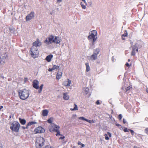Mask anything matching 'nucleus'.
<instances>
[{
  "instance_id": "f257e3e1",
  "label": "nucleus",
  "mask_w": 148,
  "mask_h": 148,
  "mask_svg": "<svg viewBox=\"0 0 148 148\" xmlns=\"http://www.w3.org/2000/svg\"><path fill=\"white\" fill-rule=\"evenodd\" d=\"M61 41L62 39L59 37L54 36L53 35H51L46 38L44 42L47 45L51 44L53 43L54 44H59Z\"/></svg>"
},
{
  "instance_id": "f03ea898",
  "label": "nucleus",
  "mask_w": 148,
  "mask_h": 148,
  "mask_svg": "<svg viewBox=\"0 0 148 148\" xmlns=\"http://www.w3.org/2000/svg\"><path fill=\"white\" fill-rule=\"evenodd\" d=\"M18 92L20 98L22 100L26 99L29 95V91L26 89L19 90Z\"/></svg>"
},
{
  "instance_id": "7ed1b4c3",
  "label": "nucleus",
  "mask_w": 148,
  "mask_h": 148,
  "mask_svg": "<svg viewBox=\"0 0 148 148\" xmlns=\"http://www.w3.org/2000/svg\"><path fill=\"white\" fill-rule=\"evenodd\" d=\"M20 126V124L18 122L14 121L11 124L10 129L12 131L17 132H18Z\"/></svg>"
},
{
  "instance_id": "20e7f679",
  "label": "nucleus",
  "mask_w": 148,
  "mask_h": 148,
  "mask_svg": "<svg viewBox=\"0 0 148 148\" xmlns=\"http://www.w3.org/2000/svg\"><path fill=\"white\" fill-rule=\"evenodd\" d=\"M45 140L41 137H37L36 142V146L37 148H41L43 145Z\"/></svg>"
},
{
  "instance_id": "39448f33",
  "label": "nucleus",
  "mask_w": 148,
  "mask_h": 148,
  "mask_svg": "<svg viewBox=\"0 0 148 148\" xmlns=\"http://www.w3.org/2000/svg\"><path fill=\"white\" fill-rule=\"evenodd\" d=\"M30 52L32 56L34 58H37L38 56L39 52L37 47H32Z\"/></svg>"
},
{
  "instance_id": "423d86ee",
  "label": "nucleus",
  "mask_w": 148,
  "mask_h": 148,
  "mask_svg": "<svg viewBox=\"0 0 148 148\" xmlns=\"http://www.w3.org/2000/svg\"><path fill=\"white\" fill-rule=\"evenodd\" d=\"M59 128L60 127L59 126L53 124H51L49 127V130L51 132H55L56 129H59Z\"/></svg>"
},
{
  "instance_id": "0eeeda50",
  "label": "nucleus",
  "mask_w": 148,
  "mask_h": 148,
  "mask_svg": "<svg viewBox=\"0 0 148 148\" xmlns=\"http://www.w3.org/2000/svg\"><path fill=\"white\" fill-rule=\"evenodd\" d=\"M34 12H31L26 17V21H27L33 19L34 16Z\"/></svg>"
},
{
  "instance_id": "6e6552de",
  "label": "nucleus",
  "mask_w": 148,
  "mask_h": 148,
  "mask_svg": "<svg viewBox=\"0 0 148 148\" xmlns=\"http://www.w3.org/2000/svg\"><path fill=\"white\" fill-rule=\"evenodd\" d=\"M45 131L44 129L41 127H39L36 128L34 130V132L35 133H42Z\"/></svg>"
},
{
  "instance_id": "1a4fd4ad",
  "label": "nucleus",
  "mask_w": 148,
  "mask_h": 148,
  "mask_svg": "<svg viewBox=\"0 0 148 148\" xmlns=\"http://www.w3.org/2000/svg\"><path fill=\"white\" fill-rule=\"evenodd\" d=\"M39 82L37 80H34L33 82V87L36 89H38L39 88L38 86Z\"/></svg>"
},
{
  "instance_id": "9d476101",
  "label": "nucleus",
  "mask_w": 148,
  "mask_h": 148,
  "mask_svg": "<svg viewBox=\"0 0 148 148\" xmlns=\"http://www.w3.org/2000/svg\"><path fill=\"white\" fill-rule=\"evenodd\" d=\"M138 52V48L136 44H135L132 47V51L131 53L132 56H135L136 54V51Z\"/></svg>"
},
{
  "instance_id": "9b49d317",
  "label": "nucleus",
  "mask_w": 148,
  "mask_h": 148,
  "mask_svg": "<svg viewBox=\"0 0 148 148\" xmlns=\"http://www.w3.org/2000/svg\"><path fill=\"white\" fill-rule=\"evenodd\" d=\"M100 51L99 49H96L94 52L93 54V60H95L97 59V55L98 54Z\"/></svg>"
},
{
  "instance_id": "f8f14e48",
  "label": "nucleus",
  "mask_w": 148,
  "mask_h": 148,
  "mask_svg": "<svg viewBox=\"0 0 148 148\" xmlns=\"http://www.w3.org/2000/svg\"><path fill=\"white\" fill-rule=\"evenodd\" d=\"M33 45L32 47H40L41 45V43L40 42L38 39H37L36 41L33 43Z\"/></svg>"
},
{
  "instance_id": "ddd939ff",
  "label": "nucleus",
  "mask_w": 148,
  "mask_h": 148,
  "mask_svg": "<svg viewBox=\"0 0 148 148\" xmlns=\"http://www.w3.org/2000/svg\"><path fill=\"white\" fill-rule=\"evenodd\" d=\"M97 32L95 30H93V42L95 41L97 38Z\"/></svg>"
},
{
  "instance_id": "4468645a",
  "label": "nucleus",
  "mask_w": 148,
  "mask_h": 148,
  "mask_svg": "<svg viewBox=\"0 0 148 148\" xmlns=\"http://www.w3.org/2000/svg\"><path fill=\"white\" fill-rule=\"evenodd\" d=\"M79 119L85 121L87 122L91 123H92V120H90L85 118L83 117H80L78 118Z\"/></svg>"
},
{
  "instance_id": "2eb2a0df",
  "label": "nucleus",
  "mask_w": 148,
  "mask_h": 148,
  "mask_svg": "<svg viewBox=\"0 0 148 148\" xmlns=\"http://www.w3.org/2000/svg\"><path fill=\"white\" fill-rule=\"evenodd\" d=\"M53 57V55L52 54H50L47 56L46 58L45 59L48 62H49L51 61Z\"/></svg>"
},
{
  "instance_id": "dca6fc26",
  "label": "nucleus",
  "mask_w": 148,
  "mask_h": 148,
  "mask_svg": "<svg viewBox=\"0 0 148 148\" xmlns=\"http://www.w3.org/2000/svg\"><path fill=\"white\" fill-rule=\"evenodd\" d=\"M62 73L61 72H58L56 75V78L58 80L59 79L62 77Z\"/></svg>"
},
{
  "instance_id": "f3484780",
  "label": "nucleus",
  "mask_w": 148,
  "mask_h": 148,
  "mask_svg": "<svg viewBox=\"0 0 148 148\" xmlns=\"http://www.w3.org/2000/svg\"><path fill=\"white\" fill-rule=\"evenodd\" d=\"M89 89L88 88H83V92L85 95H87L88 93Z\"/></svg>"
},
{
  "instance_id": "a211bd4d",
  "label": "nucleus",
  "mask_w": 148,
  "mask_h": 148,
  "mask_svg": "<svg viewBox=\"0 0 148 148\" xmlns=\"http://www.w3.org/2000/svg\"><path fill=\"white\" fill-rule=\"evenodd\" d=\"M63 99L65 100H68L69 99V96L67 93H64L63 94Z\"/></svg>"
},
{
  "instance_id": "6ab92c4d",
  "label": "nucleus",
  "mask_w": 148,
  "mask_h": 148,
  "mask_svg": "<svg viewBox=\"0 0 148 148\" xmlns=\"http://www.w3.org/2000/svg\"><path fill=\"white\" fill-rule=\"evenodd\" d=\"M8 56L6 53L2 54L0 56L1 59L3 60L5 59Z\"/></svg>"
},
{
  "instance_id": "aec40b11",
  "label": "nucleus",
  "mask_w": 148,
  "mask_h": 148,
  "mask_svg": "<svg viewBox=\"0 0 148 148\" xmlns=\"http://www.w3.org/2000/svg\"><path fill=\"white\" fill-rule=\"evenodd\" d=\"M48 113V111L47 110H42V114L44 116H47Z\"/></svg>"
},
{
  "instance_id": "412c9836",
  "label": "nucleus",
  "mask_w": 148,
  "mask_h": 148,
  "mask_svg": "<svg viewBox=\"0 0 148 148\" xmlns=\"http://www.w3.org/2000/svg\"><path fill=\"white\" fill-rule=\"evenodd\" d=\"M89 35L88 37V38L89 40H92V31H91L89 33Z\"/></svg>"
},
{
  "instance_id": "4be33fe9",
  "label": "nucleus",
  "mask_w": 148,
  "mask_h": 148,
  "mask_svg": "<svg viewBox=\"0 0 148 148\" xmlns=\"http://www.w3.org/2000/svg\"><path fill=\"white\" fill-rule=\"evenodd\" d=\"M127 36V33L126 31L125 33L122 35L121 37L122 40H125V38Z\"/></svg>"
},
{
  "instance_id": "5701e85b",
  "label": "nucleus",
  "mask_w": 148,
  "mask_h": 148,
  "mask_svg": "<svg viewBox=\"0 0 148 148\" xmlns=\"http://www.w3.org/2000/svg\"><path fill=\"white\" fill-rule=\"evenodd\" d=\"M19 120L21 124L22 125H25L26 123V120L24 119H22L21 118H19Z\"/></svg>"
},
{
  "instance_id": "b1692460",
  "label": "nucleus",
  "mask_w": 148,
  "mask_h": 148,
  "mask_svg": "<svg viewBox=\"0 0 148 148\" xmlns=\"http://www.w3.org/2000/svg\"><path fill=\"white\" fill-rule=\"evenodd\" d=\"M67 84L66 85V87L69 86L71 84V81L69 79H67Z\"/></svg>"
},
{
  "instance_id": "393cba45",
  "label": "nucleus",
  "mask_w": 148,
  "mask_h": 148,
  "mask_svg": "<svg viewBox=\"0 0 148 148\" xmlns=\"http://www.w3.org/2000/svg\"><path fill=\"white\" fill-rule=\"evenodd\" d=\"M37 123V122L35 121H31V122H29L27 124V126H31V125L34 124H36Z\"/></svg>"
},
{
  "instance_id": "a878e982",
  "label": "nucleus",
  "mask_w": 148,
  "mask_h": 148,
  "mask_svg": "<svg viewBox=\"0 0 148 148\" xmlns=\"http://www.w3.org/2000/svg\"><path fill=\"white\" fill-rule=\"evenodd\" d=\"M86 66V71L87 72L89 71L90 70V67L89 66V64L88 63L85 64Z\"/></svg>"
},
{
  "instance_id": "bb28decb",
  "label": "nucleus",
  "mask_w": 148,
  "mask_h": 148,
  "mask_svg": "<svg viewBox=\"0 0 148 148\" xmlns=\"http://www.w3.org/2000/svg\"><path fill=\"white\" fill-rule=\"evenodd\" d=\"M53 70L55 69H59L60 66H56V65H54L53 66Z\"/></svg>"
},
{
  "instance_id": "cd10ccee",
  "label": "nucleus",
  "mask_w": 148,
  "mask_h": 148,
  "mask_svg": "<svg viewBox=\"0 0 148 148\" xmlns=\"http://www.w3.org/2000/svg\"><path fill=\"white\" fill-rule=\"evenodd\" d=\"M43 86H44V85L43 84H42L41 85V86H40V88H39L40 89L38 91V92L39 93H40L41 92L42 89V88H43Z\"/></svg>"
},
{
  "instance_id": "c85d7f7f",
  "label": "nucleus",
  "mask_w": 148,
  "mask_h": 148,
  "mask_svg": "<svg viewBox=\"0 0 148 148\" xmlns=\"http://www.w3.org/2000/svg\"><path fill=\"white\" fill-rule=\"evenodd\" d=\"M132 88V86H129L127 87L126 88V91H127L129 90L131 88Z\"/></svg>"
},
{
  "instance_id": "c756f323",
  "label": "nucleus",
  "mask_w": 148,
  "mask_h": 148,
  "mask_svg": "<svg viewBox=\"0 0 148 148\" xmlns=\"http://www.w3.org/2000/svg\"><path fill=\"white\" fill-rule=\"evenodd\" d=\"M80 4L83 9H85L86 8V6L83 4L82 2H81Z\"/></svg>"
},
{
  "instance_id": "7c9ffc66",
  "label": "nucleus",
  "mask_w": 148,
  "mask_h": 148,
  "mask_svg": "<svg viewBox=\"0 0 148 148\" xmlns=\"http://www.w3.org/2000/svg\"><path fill=\"white\" fill-rule=\"evenodd\" d=\"M74 105H75V107H74V108H73V110H77L78 109H77V105L75 104Z\"/></svg>"
},
{
  "instance_id": "2f4dec72",
  "label": "nucleus",
  "mask_w": 148,
  "mask_h": 148,
  "mask_svg": "<svg viewBox=\"0 0 148 148\" xmlns=\"http://www.w3.org/2000/svg\"><path fill=\"white\" fill-rule=\"evenodd\" d=\"M130 130V129H128L127 127H125L123 131L124 132H129Z\"/></svg>"
},
{
  "instance_id": "473e14b6",
  "label": "nucleus",
  "mask_w": 148,
  "mask_h": 148,
  "mask_svg": "<svg viewBox=\"0 0 148 148\" xmlns=\"http://www.w3.org/2000/svg\"><path fill=\"white\" fill-rule=\"evenodd\" d=\"M55 132H57V133L59 135H60V132L59 130V129L57 128L56 129V130Z\"/></svg>"
},
{
  "instance_id": "72a5a7b5",
  "label": "nucleus",
  "mask_w": 148,
  "mask_h": 148,
  "mask_svg": "<svg viewBox=\"0 0 148 148\" xmlns=\"http://www.w3.org/2000/svg\"><path fill=\"white\" fill-rule=\"evenodd\" d=\"M101 101H100L99 100H97L96 102V103L97 105H99L101 103Z\"/></svg>"
},
{
  "instance_id": "f704fd0d",
  "label": "nucleus",
  "mask_w": 148,
  "mask_h": 148,
  "mask_svg": "<svg viewBox=\"0 0 148 148\" xmlns=\"http://www.w3.org/2000/svg\"><path fill=\"white\" fill-rule=\"evenodd\" d=\"M49 123H52V121L51 118L49 119L47 121Z\"/></svg>"
},
{
  "instance_id": "c9c22d12",
  "label": "nucleus",
  "mask_w": 148,
  "mask_h": 148,
  "mask_svg": "<svg viewBox=\"0 0 148 148\" xmlns=\"http://www.w3.org/2000/svg\"><path fill=\"white\" fill-rule=\"evenodd\" d=\"M105 136V139L106 140H108L109 139V138L108 137V135L107 134H105L104 135Z\"/></svg>"
},
{
  "instance_id": "e433bc0d",
  "label": "nucleus",
  "mask_w": 148,
  "mask_h": 148,
  "mask_svg": "<svg viewBox=\"0 0 148 148\" xmlns=\"http://www.w3.org/2000/svg\"><path fill=\"white\" fill-rule=\"evenodd\" d=\"M129 131L130 132L132 135H134V131L132 130H131V129H130L129 130Z\"/></svg>"
},
{
  "instance_id": "4c0bfd02",
  "label": "nucleus",
  "mask_w": 148,
  "mask_h": 148,
  "mask_svg": "<svg viewBox=\"0 0 148 148\" xmlns=\"http://www.w3.org/2000/svg\"><path fill=\"white\" fill-rule=\"evenodd\" d=\"M122 116L121 114H120L118 116V118L120 120H121L122 118Z\"/></svg>"
},
{
  "instance_id": "58836bf2",
  "label": "nucleus",
  "mask_w": 148,
  "mask_h": 148,
  "mask_svg": "<svg viewBox=\"0 0 148 148\" xmlns=\"http://www.w3.org/2000/svg\"><path fill=\"white\" fill-rule=\"evenodd\" d=\"M145 131L146 134L148 135V128H147L145 129Z\"/></svg>"
},
{
  "instance_id": "ea45409f",
  "label": "nucleus",
  "mask_w": 148,
  "mask_h": 148,
  "mask_svg": "<svg viewBox=\"0 0 148 148\" xmlns=\"http://www.w3.org/2000/svg\"><path fill=\"white\" fill-rule=\"evenodd\" d=\"M44 148H53V147L50 146H45Z\"/></svg>"
},
{
  "instance_id": "a19ab883",
  "label": "nucleus",
  "mask_w": 148,
  "mask_h": 148,
  "mask_svg": "<svg viewBox=\"0 0 148 148\" xmlns=\"http://www.w3.org/2000/svg\"><path fill=\"white\" fill-rule=\"evenodd\" d=\"M28 126H27V125L26 127H25L24 126H23L22 127V128H23V129H27L28 128Z\"/></svg>"
},
{
  "instance_id": "79ce46f5",
  "label": "nucleus",
  "mask_w": 148,
  "mask_h": 148,
  "mask_svg": "<svg viewBox=\"0 0 148 148\" xmlns=\"http://www.w3.org/2000/svg\"><path fill=\"white\" fill-rule=\"evenodd\" d=\"M125 65L126 66H127L128 67H129L131 66V65H129V63L127 62L125 64Z\"/></svg>"
},
{
  "instance_id": "37998d69",
  "label": "nucleus",
  "mask_w": 148,
  "mask_h": 148,
  "mask_svg": "<svg viewBox=\"0 0 148 148\" xmlns=\"http://www.w3.org/2000/svg\"><path fill=\"white\" fill-rule=\"evenodd\" d=\"M53 70V68H52L51 69V68H49V69H48V71L49 72H50V71H52Z\"/></svg>"
},
{
  "instance_id": "c03bdc74",
  "label": "nucleus",
  "mask_w": 148,
  "mask_h": 148,
  "mask_svg": "<svg viewBox=\"0 0 148 148\" xmlns=\"http://www.w3.org/2000/svg\"><path fill=\"white\" fill-rule=\"evenodd\" d=\"M67 83L66 81H64L63 83V85L66 86V85L67 84Z\"/></svg>"
},
{
  "instance_id": "a18cd8bd",
  "label": "nucleus",
  "mask_w": 148,
  "mask_h": 148,
  "mask_svg": "<svg viewBox=\"0 0 148 148\" xmlns=\"http://www.w3.org/2000/svg\"><path fill=\"white\" fill-rule=\"evenodd\" d=\"M65 138L64 136H63L62 137H61L59 138V139L62 140L64 138Z\"/></svg>"
},
{
  "instance_id": "49530a36",
  "label": "nucleus",
  "mask_w": 148,
  "mask_h": 148,
  "mask_svg": "<svg viewBox=\"0 0 148 148\" xmlns=\"http://www.w3.org/2000/svg\"><path fill=\"white\" fill-rule=\"evenodd\" d=\"M123 123L125 124L126 123V120L125 119H123Z\"/></svg>"
},
{
  "instance_id": "de8ad7c7",
  "label": "nucleus",
  "mask_w": 148,
  "mask_h": 148,
  "mask_svg": "<svg viewBox=\"0 0 148 148\" xmlns=\"http://www.w3.org/2000/svg\"><path fill=\"white\" fill-rule=\"evenodd\" d=\"M108 135H109L110 137H111V134L110 132H108Z\"/></svg>"
},
{
  "instance_id": "09e8293b",
  "label": "nucleus",
  "mask_w": 148,
  "mask_h": 148,
  "mask_svg": "<svg viewBox=\"0 0 148 148\" xmlns=\"http://www.w3.org/2000/svg\"><path fill=\"white\" fill-rule=\"evenodd\" d=\"M27 80H28V79H27V78H25V79H24V82H26L27 81Z\"/></svg>"
},
{
  "instance_id": "8fccbe9b",
  "label": "nucleus",
  "mask_w": 148,
  "mask_h": 148,
  "mask_svg": "<svg viewBox=\"0 0 148 148\" xmlns=\"http://www.w3.org/2000/svg\"><path fill=\"white\" fill-rule=\"evenodd\" d=\"M76 115L75 114H74L72 115V117H76Z\"/></svg>"
},
{
  "instance_id": "3c124183",
  "label": "nucleus",
  "mask_w": 148,
  "mask_h": 148,
  "mask_svg": "<svg viewBox=\"0 0 148 148\" xmlns=\"http://www.w3.org/2000/svg\"><path fill=\"white\" fill-rule=\"evenodd\" d=\"M82 143L80 142L79 141L78 143V144L79 145H81Z\"/></svg>"
},
{
  "instance_id": "603ef678",
  "label": "nucleus",
  "mask_w": 148,
  "mask_h": 148,
  "mask_svg": "<svg viewBox=\"0 0 148 148\" xmlns=\"http://www.w3.org/2000/svg\"><path fill=\"white\" fill-rule=\"evenodd\" d=\"M81 145V146H82V147H81V148H82V147H83L84 146V144H82Z\"/></svg>"
},
{
  "instance_id": "864d4df0",
  "label": "nucleus",
  "mask_w": 148,
  "mask_h": 148,
  "mask_svg": "<svg viewBox=\"0 0 148 148\" xmlns=\"http://www.w3.org/2000/svg\"><path fill=\"white\" fill-rule=\"evenodd\" d=\"M116 126H121V125H120L119 124H116Z\"/></svg>"
},
{
  "instance_id": "5fc2aeb1",
  "label": "nucleus",
  "mask_w": 148,
  "mask_h": 148,
  "mask_svg": "<svg viewBox=\"0 0 148 148\" xmlns=\"http://www.w3.org/2000/svg\"><path fill=\"white\" fill-rule=\"evenodd\" d=\"M145 90L146 92L148 93V88H146Z\"/></svg>"
},
{
  "instance_id": "6e6d98bb",
  "label": "nucleus",
  "mask_w": 148,
  "mask_h": 148,
  "mask_svg": "<svg viewBox=\"0 0 148 148\" xmlns=\"http://www.w3.org/2000/svg\"><path fill=\"white\" fill-rule=\"evenodd\" d=\"M0 148H2V145L0 143Z\"/></svg>"
},
{
  "instance_id": "4d7b16f0",
  "label": "nucleus",
  "mask_w": 148,
  "mask_h": 148,
  "mask_svg": "<svg viewBox=\"0 0 148 148\" xmlns=\"http://www.w3.org/2000/svg\"><path fill=\"white\" fill-rule=\"evenodd\" d=\"M3 108V106H0V110L1 109Z\"/></svg>"
},
{
  "instance_id": "13d9d810",
  "label": "nucleus",
  "mask_w": 148,
  "mask_h": 148,
  "mask_svg": "<svg viewBox=\"0 0 148 148\" xmlns=\"http://www.w3.org/2000/svg\"><path fill=\"white\" fill-rule=\"evenodd\" d=\"M62 1V0H58L57 2H61Z\"/></svg>"
},
{
  "instance_id": "bf43d9fd",
  "label": "nucleus",
  "mask_w": 148,
  "mask_h": 148,
  "mask_svg": "<svg viewBox=\"0 0 148 148\" xmlns=\"http://www.w3.org/2000/svg\"><path fill=\"white\" fill-rule=\"evenodd\" d=\"M134 148H140V147H136V146H134Z\"/></svg>"
},
{
  "instance_id": "052dcab7",
  "label": "nucleus",
  "mask_w": 148,
  "mask_h": 148,
  "mask_svg": "<svg viewBox=\"0 0 148 148\" xmlns=\"http://www.w3.org/2000/svg\"><path fill=\"white\" fill-rule=\"evenodd\" d=\"M83 1H84L85 3H86V0H82Z\"/></svg>"
},
{
  "instance_id": "680f3d73",
  "label": "nucleus",
  "mask_w": 148,
  "mask_h": 148,
  "mask_svg": "<svg viewBox=\"0 0 148 148\" xmlns=\"http://www.w3.org/2000/svg\"><path fill=\"white\" fill-rule=\"evenodd\" d=\"M56 136H58V134L57 133V134H56Z\"/></svg>"
},
{
  "instance_id": "e2e57ef3",
  "label": "nucleus",
  "mask_w": 148,
  "mask_h": 148,
  "mask_svg": "<svg viewBox=\"0 0 148 148\" xmlns=\"http://www.w3.org/2000/svg\"><path fill=\"white\" fill-rule=\"evenodd\" d=\"M128 62H130V59H129L128 60Z\"/></svg>"
},
{
  "instance_id": "0e129e2a",
  "label": "nucleus",
  "mask_w": 148,
  "mask_h": 148,
  "mask_svg": "<svg viewBox=\"0 0 148 148\" xmlns=\"http://www.w3.org/2000/svg\"><path fill=\"white\" fill-rule=\"evenodd\" d=\"M73 148H75V146H73Z\"/></svg>"
},
{
  "instance_id": "69168bd1",
  "label": "nucleus",
  "mask_w": 148,
  "mask_h": 148,
  "mask_svg": "<svg viewBox=\"0 0 148 148\" xmlns=\"http://www.w3.org/2000/svg\"><path fill=\"white\" fill-rule=\"evenodd\" d=\"M137 135H138V136H139L140 134H137Z\"/></svg>"
},
{
  "instance_id": "338daca9",
  "label": "nucleus",
  "mask_w": 148,
  "mask_h": 148,
  "mask_svg": "<svg viewBox=\"0 0 148 148\" xmlns=\"http://www.w3.org/2000/svg\"><path fill=\"white\" fill-rule=\"evenodd\" d=\"M91 57H92V55L91 56Z\"/></svg>"
},
{
  "instance_id": "774afa93",
  "label": "nucleus",
  "mask_w": 148,
  "mask_h": 148,
  "mask_svg": "<svg viewBox=\"0 0 148 148\" xmlns=\"http://www.w3.org/2000/svg\"><path fill=\"white\" fill-rule=\"evenodd\" d=\"M1 62L0 61V64H1Z\"/></svg>"
}]
</instances>
